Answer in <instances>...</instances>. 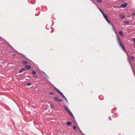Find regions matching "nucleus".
<instances>
[{
	"label": "nucleus",
	"instance_id": "nucleus-1",
	"mask_svg": "<svg viewBox=\"0 0 135 135\" xmlns=\"http://www.w3.org/2000/svg\"><path fill=\"white\" fill-rule=\"evenodd\" d=\"M43 74H44V75H43V80L44 79H45L46 81L50 84L54 86V88L56 90L57 93L60 94L63 98L65 97L63 95V94L58 89L56 88L48 80H47L49 78V76L46 74L43 71Z\"/></svg>",
	"mask_w": 135,
	"mask_h": 135
},
{
	"label": "nucleus",
	"instance_id": "nucleus-2",
	"mask_svg": "<svg viewBox=\"0 0 135 135\" xmlns=\"http://www.w3.org/2000/svg\"><path fill=\"white\" fill-rule=\"evenodd\" d=\"M64 108L69 113L70 115L73 117V118L74 119L75 118L73 115V114L72 113L70 110L68 109V108L66 106L64 107Z\"/></svg>",
	"mask_w": 135,
	"mask_h": 135
},
{
	"label": "nucleus",
	"instance_id": "nucleus-3",
	"mask_svg": "<svg viewBox=\"0 0 135 135\" xmlns=\"http://www.w3.org/2000/svg\"><path fill=\"white\" fill-rule=\"evenodd\" d=\"M117 41L118 43V44L119 45V46L121 47L122 49L124 47V46L122 45V44L120 42V39L119 37H118L117 38Z\"/></svg>",
	"mask_w": 135,
	"mask_h": 135
},
{
	"label": "nucleus",
	"instance_id": "nucleus-4",
	"mask_svg": "<svg viewBox=\"0 0 135 135\" xmlns=\"http://www.w3.org/2000/svg\"><path fill=\"white\" fill-rule=\"evenodd\" d=\"M103 16L105 18L107 22H108V23L109 24H110V23H112L110 22V21L108 19L107 16L105 15H104Z\"/></svg>",
	"mask_w": 135,
	"mask_h": 135
},
{
	"label": "nucleus",
	"instance_id": "nucleus-5",
	"mask_svg": "<svg viewBox=\"0 0 135 135\" xmlns=\"http://www.w3.org/2000/svg\"><path fill=\"white\" fill-rule=\"evenodd\" d=\"M54 99L55 100V101H57L59 102H61L62 101V99H58V98L57 97H54Z\"/></svg>",
	"mask_w": 135,
	"mask_h": 135
},
{
	"label": "nucleus",
	"instance_id": "nucleus-6",
	"mask_svg": "<svg viewBox=\"0 0 135 135\" xmlns=\"http://www.w3.org/2000/svg\"><path fill=\"white\" fill-rule=\"evenodd\" d=\"M128 5V4L127 3L122 4L121 5V7L124 8L126 7Z\"/></svg>",
	"mask_w": 135,
	"mask_h": 135
},
{
	"label": "nucleus",
	"instance_id": "nucleus-7",
	"mask_svg": "<svg viewBox=\"0 0 135 135\" xmlns=\"http://www.w3.org/2000/svg\"><path fill=\"white\" fill-rule=\"evenodd\" d=\"M32 73L34 77H36L37 76V75L36 74V72L35 70H33L32 71Z\"/></svg>",
	"mask_w": 135,
	"mask_h": 135
},
{
	"label": "nucleus",
	"instance_id": "nucleus-8",
	"mask_svg": "<svg viewBox=\"0 0 135 135\" xmlns=\"http://www.w3.org/2000/svg\"><path fill=\"white\" fill-rule=\"evenodd\" d=\"M67 125L68 126H71L72 125V123L70 122H68L66 123Z\"/></svg>",
	"mask_w": 135,
	"mask_h": 135
},
{
	"label": "nucleus",
	"instance_id": "nucleus-9",
	"mask_svg": "<svg viewBox=\"0 0 135 135\" xmlns=\"http://www.w3.org/2000/svg\"><path fill=\"white\" fill-rule=\"evenodd\" d=\"M20 54L22 55V57L24 58H26V59L28 60H30L29 59H28V58H27L26 56L24 55V54L21 53H19Z\"/></svg>",
	"mask_w": 135,
	"mask_h": 135
},
{
	"label": "nucleus",
	"instance_id": "nucleus-10",
	"mask_svg": "<svg viewBox=\"0 0 135 135\" xmlns=\"http://www.w3.org/2000/svg\"><path fill=\"white\" fill-rule=\"evenodd\" d=\"M120 17L121 19H122L125 18V16L123 15H120Z\"/></svg>",
	"mask_w": 135,
	"mask_h": 135
},
{
	"label": "nucleus",
	"instance_id": "nucleus-11",
	"mask_svg": "<svg viewBox=\"0 0 135 135\" xmlns=\"http://www.w3.org/2000/svg\"><path fill=\"white\" fill-rule=\"evenodd\" d=\"M26 68L28 70H29L31 69V67L30 66L27 65L25 66Z\"/></svg>",
	"mask_w": 135,
	"mask_h": 135
},
{
	"label": "nucleus",
	"instance_id": "nucleus-12",
	"mask_svg": "<svg viewBox=\"0 0 135 135\" xmlns=\"http://www.w3.org/2000/svg\"><path fill=\"white\" fill-rule=\"evenodd\" d=\"M22 63L24 65H26L28 63L27 62L25 61H22Z\"/></svg>",
	"mask_w": 135,
	"mask_h": 135
},
{
	"label": "nucleus",
	"instance_id": "nucleus-13",
	"mask_svg": "<svg viewBox=\"0 0 135 135\" xmlns=\"http://www.w3.org/2000/svg\"><path fill=\"white\" fill-rule=\"evenodd\" d=\"M99 98L101 100H103L104 98V97L102 95H100L99 96Z\"/></svg>",
	"mask_w": 135,
	"mask_h": 135
},
{
	"label": "nucleus",
	"instance_id": "nucleus-14",
	"mask_svg": "<svg viewBox=\"0 0 135 135\" xmlns=\"http://www.w3.org/2000/svg\"><path fill=\"white\" fill-rule=\"evenodd\" d=\"M34 124L35 126V127L37 128H38V127H39V126L38 125L37 123H35V122H34Z\"/></svg>",
	"mask_w": 135,
	"mask_h": 135
},
{
	"label": "nucleus",
	"instance_id": "nucleus-15",
	"mask_svg": "<svg viewBox=\"0 0 135 135\" xmlns=\"http://www.w3.org/2000/svg\"><path fill=\"white\" fill-rule=\"evenodd\" d=\"M9 46L13 50H14L15 51H16L17 52V51L15 50L14 49L13 47L12 46H11V45H10L9 44Z\"/></svg>",
	"mask_w": 135,
	"mask_h": 135
},
{
	"label": "nucleus",
	"instance_id": "nucleus-16",
	"mask_svg": "<svg viewBox=\"0 0 135 135\" xmlns=\"http://www.w3.org/2000/svg\"><path fill=\"white\" fill-rule=\"evenodd\" d=\"M119 33L120 35L122 37L123 36V35L122 32L121 31H119Z\"/></svg>",
	"mask_w": 135,
	"mask_h": 135
},
{
	"label": "nucleus",
	"instance_id": "nucleus-17",
	"mask_svg": "<svg viewBox=\"0 0 135 135\" xmlns=\"http://www.w3.org/2000/svg\"><path fill=\"white\" fill-rule=\"evenodd\" d=\"M99 9V10L101 12V13H102V14H103V16L104 15H105V14H104V12H103V11L101 9H100V8H98Z\"/></svg>",
	"mask_w": 135,
	"mask_h": 135
},
{
	"label": "nucleus",
	"instance_id": "nucleus-18",
	"mask_svg": "<svg viewBox=\"0 0 135 135\" xmlns=\"http://www.w3.org/2000/svg\"><path fill=\"white\" fill-rule=\"evenodd\" d=\"M50 108L51 109H53L54 107V105L53 104H51L50 105Z\"/></svg>",
	"mask_w": 135,
	"mask_h": 135
},
{
	"label": "nucleus",
	"instance_id": "nucleus-19",
	"mask_svg": "<svg viewBox=\"0 0 135 135\" xmlns=\"http://www.w3.org/2000/svg\"><path fill=\"white\" fill-rule=\"evenodd\" d=\"M132 14L133 16H135V11H133L132 12Z\"/></svg>",
	"mask_w": 135,
	"mask_h": 135
},
{
	"label": "nucleus",
	"instance_id": "nucleus-20",
	"mask_svg": "<svg viewBox=\"0 0 135 135\" xmlns=\"http://www.w3.org/2000/svg\"><path fill=\"white\" fill-rule=\"evenodd\" d=\"M110 25H112V26L113 27V30L114 31V30H115V28L113 25L112 24V23H111Z\"/></svg>",
	"mask_w": 135,
	"mask_h": 135
},
{
	"label": "nucleus",
	"instance_id": "nucleus-21",
	"mask_svg": "<svg viewBox=\"0 0 135 135\" xmlns=\"http://www.w3.org/2000/svg\"><path fill=\"white\" fill-rule=\"evenodd\" d=\"M135 57L133 56H131V59L132 60H133Z\"/></svg>",
	"mask_w": 135,
	"mask_h": 135
},
{
	"label": "nucleus",
	"instance_id": "nucleus-22",
	"mask_svg": "<svg viewBox=\"0 0 135 135\" xmlns=\"http://www.w3.org/2000/svg\"><path fill=\"white\" fill-rule=\"evenodd\" d=\"M97 1L99 3H101L102 2V1L101 0H97Z\"/></svg>",
	"mask_w": 135,
	"mask_h": 135
},
{
	"label": "nucleus",
	"instance_id": "nucleus-23",
	"mask_svg": "<svg viewBox=\"0 0 135 135\" xmlns=\"http://www.w3.org/2000/svg\"><path fill=\"white\" fill-rule=\"evenodd\" d=\"M73 128L74 129V130L75 131H76V127L75 126H73Z\"/></svg>",
	"mask_w": 135,
	"mask_h": 135
},
{
	"label": "nucleus",
	"instance_id": "nucleus-24",
	"mask_svg": "<svg viewBox=\"0 0 135 135\" xmlns=\"http://www.w3.org/2000/svg\"><path fill=\"white\" fill-rule=\"evenodd\" d=\"M64 99H65V100H66V101L68 103V100L67 99V98H66L65 97L64 98Z\"/></svg>",
	"mask_w": 135,
	"mask_h": 135
},
{
	"label": "nucleus",
	"instance_id": "nucleus-25",
	"mask_svg": "<svg viewBox=\"0 0 135 135\" xmlns=\"http://www.w3.org/2000/svg\"><path fill=\"white\" fill-rule=\"evenodd\" d=\"M31 83H28L27 84V85L28 86H30V85H31Z\"/></svg>",
	"mask_w": 135,
	"mask_h": 135
},
{
	"label": "nucleus",
	"instance_id": "nucleus-26",
	"mask_svg": "<svg viewBox=\"0 0 135 135\" xmlns=\"http://www.w3.org/2000/svg\"><path fill=\"white\" fill-rule=\"evenodd\" d=\"M46 28L47 29H49V26H48V24H47L46 26Z\"/></svg>",
	"mask_w": 135,
	"mask_h": 135
},
{
	"label": "nucleus",
	"instance_id": "nucleus-27",
	"mask_svg": "<svg viewBox=\"0 0 135 135\" xmlns=\"http://www.w3.org/2000/svg\"><path fill=\"white\" fill-rule=\"evenodd\" d=\"M21 69L24 71H25L26 70V69L24 68H22Z\"/></svg>",
	"mask_w": 135,
	"mask_h": 135
},
{
	"label": "nucleus",
	"instance_id": "nucleus-28",
	"mask_svg": "<svg viewBox=\"0 0 135 135\" xmlns=\"http://www.w3.org/2000/svg\"><path fill=\"white\" fill-rule=\"evenodd\" d=\"M92 2L96 6H97V4L95 3L94 1H92Z\"/></svg>",
	"mask_w": 135,
	"mask_h": 135
},
{
	"label": "nucleus",
	"instance_id": "nucleus-29",
	"mask_svg": "<svg viewBox=\"0 0 135 135\" xmlns=\"http://www.w3.org/2000/svg\"><path fill=\"white\" fill-rule=\"evenodd\" d=\"M23 72V71L22 70H20L19 72L18 73H22Z\"/></svg>",
	"mask_w": 135,
	"mask_h": 135
},
{
	"label": "nucleus",
	"instance_id": "nucleus-30",
	"mask_svg": "<svg viewBox=\"0 0 135 135\" xmlns=\"http://www.w3.org/2000/svg\"><path fill=\"white\" fill-rule=\"evenodd\" d=\"M54 93L53 92H50L49 93V94L53 95L54 94Z\"/></svg>",
	"mask_w": 135,
	"mask_h": 135
},
{
	"label": "nucleus",
	"instance_id": "nucleus-31",
	"mask_svg": "<svg viewBox=\"0 0 135 135\" xmlns=\"http://www.w3.org/2000/svg\"><path fill=\"white\" fill-rule=\"evenodd\" d=\"M123 50V51H125L126 52V51L125 49L124 48H123L122 49Z\"/></svg>",
	"mask_w": 135,
	"mask_h": 135
},
{
	"label": "nucleus",
	"instance_id": "nucleus-32",
	"mask_svg": "<svg viewBox=\"0 0 135 135\" xmlns=\"http://www.w3.org/2000/svg\"><path fill=\"white\" fill-rule=\"evenodd\" d=\"M129 23V22H128V21H125V23H126V24L128 23Z\"/></svg>",
	"mask_w": 135,
	"mask_h": 135
},
{
	"label": "nucleus",
	"instance_id": "nucleus-33",
	"mask_svg": "<svg viewBox=\"0 0 135 135\" xmlns=\"http://www.w3.org/2000/svg\"><path fill=\"white\" fill-rule=\"evenodd\" d=\"M79 131L82 133H83L82 131H81L80 130V129L79 128Z\"/></svg>",
	"mask_w": 135,
	"mask_h": 135
},
{
	"label": "nucleus",
	"instance_id": "nucleus-34",
	"mask_svg": "<svg viewBox=\"0 0 135 135\" xmlns=\"http://www.w3.org/2000/svg\"><path fill=\"white\" fill-rule=\"evenodd\" d=\"M109 118L110 120H112V119H111V118L110 116L109 117Z\"/></svg>",
	"mask_w": 135,
	"mask_h": 135
},
{
	"label": "nucleus",
	"instance_id": "nucleus-35",
	"mask_svg": "<svg viewBox=\"0 0 135 135\" xmlns=\"http://www.w3.org/2000/svg\"><path fill=\"white\" fill-rule=\"evenodd\" d=\"M115 33H117L116 31V30H115Z\"/></svg>",
	"mask_w": 135,
	"mask_h": 135
},
{
	"label": "nucleus",
	"instance_id": "nucleus-36",
	"mask_svg": "<svg viewBox=\"0 0 135 135\" xmlns=\"http://www.w3.org/2000/svg\"><path fill=\"white\" fill-rule=\"evenodd\" d=\"M131 64V68H132V65Z\"/></svg>",
	"mask_w": 135,
	"mask_h": 135
},
{
	"label": "nucleus",
	"instance_id": "nucleus-37",
	"mask_svg": "<svg viewBox=\"0 0 135 135\" xmlns=\"http://www.w3.org/2000/svg\"><path fill=\"white\" fill-rule=\"evenodd\" d=\"M26 80H28V79H26Z\"/></svg>",
	"mask_w": 135,
	"mask_h": 135
},
{
	"label": "nucleus",
	"instance_id": "nucleus-38",
	"mask_svg": "<svg viewBox=\"0 0 135 135\" xmlns=\"http://www.w3.org/2000/svg\"><path fill=\"white\" fill-rule=\"evenodd\" d=\"M90 1H91L92 2V1H93L92 0H90Z\"/></svg>",
	"mask_w": 135,
	"mask_h": 135
},
{
	"label": "nucleus",
	"instance_id": "nucleus-39",
	"mask_svg": "<svg viewBox=\"0 0 135 135\" xmlns=\"http://www.w3.org/2000/svg\"><path fill=\"white\" fill-rule=\"evenodd\" d=\"M119 135H120V134H119Z\"/></svg>",
	"mask_w": 135,
	"mask_h": 135
},
{
	"label": "nucleus",
	"instance_id": "nucleus-40",
	"mask_svg": "<svg viewBox=\"0 0 135 135\" xmlns=\"http://www.w3.org/2000/svg\"><path fill=\"white\" fill-rule=\"evenodd\" d=\"M75 135H76V134H75Z\"/></svg>",
	"mask_w": 135,
	"mask_h": 135
}]
</instances>
